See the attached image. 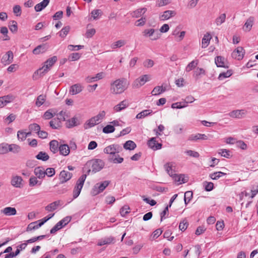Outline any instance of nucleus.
Listing matches in <instances>:
<instances>
[{
  "label": "nucleus",
  "mask_w": 258,
  "mask_h": 258,
  "mask_svg": "<svg viewBox=\"0 0 258 258\" xmlns=\"http://www.w3.org/2000/svg\"><path fill=\"white\" fill-rule=\"evenodd\" d=\"M129 82L124 78H121L114 81L110 84V92L114 95L124 92L128 88Z\"/></svg>",
  "instance_id": "nucleus-1"
},
{
  "label": "nucleus",
  "mask_w": 258,
  "mask_h": 258,
  "mask_svg": "<svg viewBox=\"0 0 258 258\" xmlns=\"http://www.w3.org/2000/svg\"><path fill=\"white\" fill-rule=\"evenodd\" d=\"M57 57L53 56V57L48 58L44 63L43 67L37 70L33 75V80L38 79V76L40 77L43 76L46 73L50 68L57 61Z\"/></svg>",
  "instance_id": "nucleus-2"
},
{
  "label": "nucleus",
  "mask_w": 258,
  "mask_h": 258,
  "mask_svg": "<svg viewBox=\"0 0 258 258\" xmlns=\"http://www.w3.org/2000/svg\"><path fill=\"white\" fill-rule=\"evenodd\" d=\"M104 163L100 159H95L88 161L86 164V166L92 168V171L96 173L101 170L104 167Z\"/></svg>",
  "instance_id": "nucleus-3"
},
{
  "label": "nucleus",
  "mask_w": 258,
  "mask_h": 258,
  "mask_svg": "<svg viewBox=\"0 0 258 258\" xmlns=\"http://www.w3.org/2000/svg\"><path fill=\"white\" fill-rule=\"evenodd\" d=\"M110 181L105 180L101 182L96 183L91 190V194L93 196H96L102 192L109 184Z\"/></svg>",
  "instance_id": "nucleus-4"
},
{
  "label": "nucleus",
  "mask_w": 258,
  "mask_h": 258,
  "mask_svg": "<svg viewBox=\"0 0 258 258\" xmlns=\"http://www.w3.org/2000/svg\"><path fill=\"white\" fill-rule=\"evenodd\" d=\"M87 175L83 174L77 180L76 185L73 190V198H77L80 195L81 189L83 186L84 183L86 178Z\"/></svg>",
  "instance_id": "nucleus-5"
},
{
  "label": "nucleus",
  "mask_w": 258,
  "mask_h": 258,
  "mask_svg": "<svg viewBox=\"0 0 258 258\" xmlns=\"http://www.w3.org/2000/svg\"><path fill=\"white\" fill-rule=\"evenodd\" d=\"M151 77L149 75H144L136 79L133 82L132 86L133 88H139L143 86L146 82L149 81Z\"/></svg>",
  "instance_id": "nucleus-6"
},
{
  "label": "nucleus",
  "mask_w": 258,
  "mask_h": 258,
  "mask_svg": "<svg viewBox=\"0 0 258 258\" xmlns=\"http://www.w3.org/2000/svg\"><path fill=\"white\" fill-rule=\"evenodd\" d=\"M122 150V147L120 145L118 144H112L105 148L104 152L106 154H109V155H113L115 154L120 152Z\"/></svg>",
  "instance_id": "nucleus-7"
},
{
  "label": "nucleus",
  "mask_w": 258,
  "mask_h": 258,
  "mask_svg": "<svg viewBox=\"0 0 258 258\" xmlns=\"http://www.w3.org/2000/svg\"><path fill=\"white\" fill-rule=\"evenodd\" d=\"M144 36L150 37L152 40H156L160 37V34L157 30L154 29H145L143 32Z\"/></svg>",
  "instance_id": "nucleus-8"
},
{
  "label": "nucleus",
  "mask_w": 258,
  "mask_h": 258,
  "mask_svg": "<svg viewBox=\"0 0 258 258\" xmlns=\"http://www.w3.org/2000/svg\"><path fill=\"white\" fill-rule=\"evenodd\" d=\"M247 114V111L245 109H237L232 111L228 115L229 116L235 118H242Z\"/></svg>",
  "instance_id": "nucleus-9"
},
{
  "label": "nucleus",
  "mask_w": 258,
  "mask_h": 258,
  "mask_svg": "<svg viewBox=\"0 0 258 258\" xmlns=\"http://www.w3.org/2000/svg\"><path fill=\"white\" fill-rule=\"evenodd\" d=\"M14 54L13 52L9 50L4 54L1 59V62L4 65H9L13 61Z\"/></svg>",
  "instance_id": "nucleus-10"
},
{
  "label": "nucleus",
  "mask_w": 258,
  "mask_h": 258,
  "mask_svg": "<svg viewBox=\"0 0 258 258\" xmlns=\"http://www.w3.org/2000/svg\"><path fill=\"white\" fill-rule=\"evenodd\" d=\"M244 53L245 51L243 48L239 46L232 52L231 56L233 58L239 60L243 58Z\"/></svg>",
  "instance_id": "nucleus-11"
},
{
  "label": "nucleus",
  "mask_w": 258,
  "mask_h": 258,
  "mask_svg": "<svg viewBox=\"0 0 258 258\" xmlns=\"http://www.w3.org/2000/svg\"><path fill=\"white\" fill-rule=\"evenodd\" d=\"M72 177V173L71 172L62 170L60 172L59 175V179L60 180V183H63L69 180Z\"/></svg>",
  "instance_id": "nucleus-12"
},
{
  "label": "nucleus",
  "mask_w": 258,
  "mask_h": 258,
  "mask_svg": "<svg viewBox=\"0 0 258 258\" xmlns=\"http://www.w3.org/2000/svg\"><path fill=\"white\" fill-rule=\"evenodd\" d=\"M165 168L167 172L170 176L175 178V180H176L177 174L175 170V166H173L172 164L168 163L165 165Z\"/></svg>",
  "instance_id": "nucleus-13"
},
{
  "label": "nucleus",
  "mask_w": 258,
  "mask_h": 258,
  "mask_svg": "<svg viewBox=\"0 0 258 258\" xmlns=\"http://www.w3.org/2000/svg\"><path fill=\"white\" fill-rule=\"evenodd\" d=\"M215 62L217 67L228 68V66L225 62V59L221 56H218L215 58Z\"/></svg>",
  "instance_id": "nucleus-14"
},
{
  "label": "nucleus",
  "mask_w": 258,
  "mask_h": 258,
  "mask_svg": "<svg viewBox=\"0 0 258 258\" xmlns=\"http://www.w3.org/2000/svg\"><path fill=\"white\" fill-rule=\"evenodd\" d=\"M195 100L194 97L191 95L188 96L182 101L178 102V109L184 108L187 106L188 103L193 102Z\"/></svg>",
  "instance_id": "nucleus-15"
},
{
  "label": "nucleus",
  "mask_w": 258,
  "mask_h": 258,
  "mask_svg": "<svg viewBox=\"0 0 258 258\" xmlns=\"http://www.w3.org/2000/svg\"><path fill=\"white\" fill-rule=\"evenodd\" d=\"M129 105L128 101L126 100L121 101L119 104L115 105L113 107V110L115 112H119L126 107Z\"/></svg>",
  "instance_id": "nucleus-16"
},
{
  "label": "nucleus",
  "mask_w": 258,
  "mask_h": 258,
  "mask_svg": "<svg viewBox=\"0 0 258 258\" xmlns=\"http://www.w3.org/2000/svg\"><path fill=\"white\" fill-rule=\"evenodd\" d=\"M1 213L6 216H10L16 215L17 211L15 208L13 207H6L1 210Z\"/></svg>",
  "instance_id": "nucleus-17"
},
{
  "label": "nucleus",
  "mask_w": 258,
  "mask_h": 258,
  "mask_svg": "<svg viewBox=\"0 0 258 258\" xmlns=\"http://www.w3.org/2000/svg\"><path fill=\"white\" fill-rule=\"evenodd\" d=\"M254 21V18L253 17H249L246 21L244 26L243 30L246 32H249L253 26V22Z\"/></svg>",
  "instance_id": "nucleus-18"
},
{
  "label": "nucleus",
  "mask_w": 258,
  "mask_h": 258,
  "mask_svg": "<svg viewBox=\"0 0 258 258\" xmlns=\"http://www.w3.org/2000/svg\"><path fill=\"white\" fill-rule=\"evenodd\" d=\"M149 147L153 150H158L161 148L162 145L160 143H157L155 138H152L148 143Z\"/></svg>",
  "instance_id": "nucleus-19"
},
{
  "label": "nucleus",
  "mask_w": 258,
  "mask_h": 258,
  "mask_svg": "<svg viewBox=\"0 0 258 258\" xmlns=\"http://www.w3.org/2000/svg\"><path fill=\"white\" fill-rule=\"evenodd\" d=\"M176 14V12L174 11H166L160 16V19L161 21L168 20L170 18L175 16Z\"/></svg>",
  "instance_id": "nucleus-20"
},
{
  "label": "nucleus",
  "mask_w": 258,
  "mask_h": 258,
  "mask_svg": "<svg viewBox=\"0 0 258 258\" xmlns=\"http://www.w3.org/2000/svg\"><path fill=\"white\" fill-rule=\"evenodd\" d=\"M188 139L191 141H197L198 140H208V137L205 134H197L191 135Z\"/></svg>",
  "instance_id": "nucleus-21"
},
{
  "label": "nucleus",
  "mask_w": 258,
  "mask_h": 258,
  "mask_svg": "<svg viewBox=\"0 0 258 258\" xmlns=\"http://www.w3.org/2000/svg\"><path fill=\"white\" fill-rule=\"evenodd\" d=\"M109 161L113 162V163H121L123 161V158L120 157L119 155L117 154H115L113 155H109L108 157Z\"/></svg>",
  "instance_id": "nucleus-22"
},
{
  "label": "nucleus",
  "mask_w": 258,
  "mask_h": 258,
  "mask_svg": "<svg viewBox=\"0 0 258 258\" xmlns=\"http://www.w3.org/2000/svg\"><path fill=\"white\" fill-rule=\"evenodd\" d=\"M82 90V87L79 84H76L74 85H72L70 90V93L72 95H76L80 92H81Z\"/></svg>",
  "instance_id": "nucleus-23"
},
{
  "label": "nucleus",
  "mask_w": 258,
  "mask_h": 258,
  "mask_svg": "<svg viewBox=\"0 0 258 258\" xmlns=\"http://www.w3.org/2000/svg\"><path fill=\"white\" fill-rule=\"evenodd\" d=\"M35 175L37 178L42 179L45 177L44 169L41 166L36 167L34 171Z\"/></svg>",
  "instance_id": "nucleus-24"
},
{
  "label": "nucleus",
  "mask_w": 258,
  "mask_h": 258,
  "mask_svg": "<svg viewBox=\"0 0 258 258\" xmlns=\"http://www.w3.org/2000/svg\"><path fill=\"white\" fill-rule=\"evenodd\" d=\"M13 97L11 96H4L0 97V108L6 106L8 103L12 101Z\"/></svg>",
  "instance_id": "nucleus-25"
},
{
  "label": "nucleus",
  "mask_w": 258,
  "mask_h": 258,
  "mask_svg": "<svg viewBox=\"0 0 258 258\" xmlns=\"http://www.w3.org/2000/svg\"><path fill=\"white\" fill-rule=\"evenodd\" d=\"M59 151L60 154L63 156H67L70 152V147L67 144L61 145L59 146Z\"/></svg>",
  "instance_id": "nucleus-26"
},
{
  "label": "nucleus",
  "mask_w": 258,
  "mask_h": 258,
  "mask_svg": "<svg viewBox=\"0 0 258 258\" xmlns=\"http://www.w3.org/2000/svg\"><path fill=\"white\" fill-rule=\"evenodd\" d=\"M50 0H43L42 2L37 4L35 7L36 12H40L44 9L49 4Z\"/></svg>",
  "instance_id": "nucleus-27"
},
{
  "label": "nucleus",
  "mask_w": 258,
  "mask_h": 258,
  "mask_svg": "<svg viewBox=\"0 0 258 258\" xmlns=\"http://www.w3.org/2000/svg\"><path fill=\"white\" fill-rule=\"evenodd\" d=\"M42 225V223H40L39 220L32 222L28 225L26 230L27 231H29L32 230L37 229L40 227Z\"/></svg>",
  "instance_id": "nucleus-28"
},
{
  "label": "nucleus",
  "mask_w": 258,
  "mask_h": 258,
  "mask_svg": "<svg viewBox=\"0 0 258 258\" xmlns=\"http://www.w3.org/2000/svg\"><path fill=\"white\" fill-rule=\"evenodd\" d=\"M60 204V201H56L52 202L45 207V209L46 211L50 212L53 211L57 209Z\"/></svg>",
  "instance_id": "nucleus-29"
},
{
  "label": "nucleus",
  "mask_w": 258,
  "mask_h": 258,
  "mask_svg": "<svg viewBox=\"0 0 258 258\" xmlns=\"http://www.w3.org/2000/svg\"><path fill=\"white\" fill-rule=\"evenodd\" d=\"M166 91V87L163 86H157L152 90L151 93L152 95H158Z\"/></svg>",
  "instance_id": "nucleus-30"
},
{
  "label": "nucleus",
  "mask_w": 258,
  "mask_h": 258,
  "mask_svg": "<svg viewBox=\"0 0 258 258\" xmlns=\"http://www.w3.org/2000/svg\"><path fill=\"white\" fill-rule=\"evenodd\" d=\"M22 181V178L21 176H16L13 177L11 181V183L15 187H20Z\"/></svg>",
  "instance_id": "nucleus-31"
},
{
  "label": "nucleus",
  "mask_w": 258,
  "mask_h": 258,
  "mask_svg": "<svg viewBox=\"0 0 258 258\" xmlns=\"http://www.w3.org/2000/svg\"><path fill=\"white\" fill-rule=\"evenodd\" d=\"M47 49V47L45 44L40 45L33 49V53L35 54H38L44 52Z\"/></svg>",
  "instance_id": "nucleus-32"
},
{
  "label": "nucleus",
  "mask_w": 258,
  "mask_h": 258,
  "mask_svg": "<svg viewBox=\"0 0 258 258\" xmlns=\"http://www.w3.org/2000/svg\"><path fill=\"white\" fill-rule=\"evenodd\" d=\"M79 124H80L79 120L76 117H73L71 119L68 120L67 122V126L68 128H71Z\"/></svg>",
  "instance_id": "nucleus-33"
},
{
  "label": "nucleus",
  "mask_w": 258,
  "mask_h": 258,
  "mask_svg": "<svg viewBox=\"0 0 258 258\" xmlns=\"http://www.w3.org/2000/svg\"><path fill=\"white\" fill-rule=\"evenodd\" d=\"M211 39V36L209 33H207L204 35L202 42V48H206L208 46Z\"/></svg>",
  "instance_id": "nucleus-34"
},
{
  "label": "nucleus",
  "mask_w": 258,
  "mask_h": 258,
  "mask_svg": "<svg viewBox=\"0 0 258 258\" xmlns=\"http://www.w3.org/2000/svg\"><path fill=\"white\" fill-rule=\"evenodd\" d=\"M50 150L53 153H56L59 150L58 142L56 140H52L49 143Z\"/></svg>",
  "instance_id": "nucleus-35"
},
{
  "label": "nucleus",
  "mask_w": 258,
  "mask_h": 258,
  "mask_svg": "<svg viewBox=\"0 0 258 258\" xmlns=\"http://www.w3.org/2000/svg\"><path fill=\"white\" fill-rule=\"evenodd\" d=\"M126 42L125 40L120 39L116 42H113L111 45V47L112 49H116L120 48L126 44Z\"/></svg>",
  "instance_id": "nucleus-36"
},
{
  "label": "nucleus",
  "mask_w": 258,
  "mask_h": 258,
  "mask_svg": "<svg viewBox=\"0 0 258 258\" xmlns=\"http://www.w3.org/2000/svg\"><path fill=\"white\" fill-rule=\"evenodd\" d=\"M114 238L110 236L101 239L98 243V245L102 246L105 244H109L113 242Z\"/></svg>",
  "instance_id": "nucleus-37"
},
{
  "label": "nucleus",
  "mask_w": 258,
  "mask_h": 258,
  "mask_svg": "<svg viewBox=\"0 0 258 258\" xmlns=\"http://www.w3.org/2000/svg\"><path fill=\"white\" fill-rule=\"evenodd\" d=\"M49 125L53 129H58L61 126V123L59 120L54 118L49 122Z\"/></svg>",
  "instance_id": "nucleus-38"
},
{
  "label": "nucleus",
  "mask_w": 258,
  "mask_h": 258,
  "mask_svg": "<svg viewBox=\"0 0 258 258\" xmlns=\"http://www.w3.org/2000/svg\"><path fill=\"white\" fill-rule=\"evenodd\" d=\"M226 15L225 13L219 15L215 20V23L218 26L224 23L225 21Z\"/></svg>",
  "instance_id": "nucleus-39"
},
{
  "label": "nucleus",
  "mask_w": 258,
  "mask_h": 258,
  "mask_svg": "<svg viewBox=\"0 0 258 258\" xmlns=\"http://www.w3.org/2000/svg\"><path fill=\"white\" fill-rule=\"evenodd\" d=\"M136 147V144L133 141L128 140L123 145V148L126 150H133Z\"/></svg>",
  "instance_id": "nucleus-40"
},
{
  "label": "nucleus",
  "mask_w": 258,
  "mask_h": 258,
  "mask_svg": "<svg viewBox=\"0 0 258 258\" xmlns=\"http://www.w3.org/2000/svg\"><path fill=\"white\" fill-rule=\"evenodd\" d=\"M153 112V111L152 110L148 109V110H144L138 113L136 115V118L137 119H142L144 118L145 117L152 114Z\"/></svg>",
  "instance_id": "nucleus-41"
},
{
  "label": "nucleus",
  "mask_w": 258,
  "mask_h": 258,
  "mask_svg": "<svg viewBox=\"0 0 258 258\" xmlns=\"http://www.w3.org/2000/svg\"><path fill=\"white\" fill-rule=\"evenodd\" d=\"M36 158L38 160L46 161L49 159V156L46 153L41 151L36 156Z\"/></svg>",
  "instance_id": "nucleus-42"
},
{
  "label": "nucleus",
  "mask_w": 258,
  "mask_h": 258,
  "mask_svg": "<svg viewBox=\"0 0 258 258\" xmlns=\"http://www.w3.org/2000/svg\"><path fill=\"white\" fill-rule=\"evenodd\" d=\"M147 9L146 8H143L142 9H139L135 11H134L133 14L132 16L133 17L135 18H139L141 17L142 15H143L146 12Z\"/></svg>",
  "instance_id": "nucleus-43"
},
{
  "label": "nucleus",
  "mask_w": 258,
  "mask_h": 258,
  "mask_svg": "<svg viewBox=\"0 0 258 258\" xmlns=\"http://www.w3.org/2000/svg\"><path fill=\"white\" fill-rule=\"evenodd\" d=\"M46 97L45 95L41 94L39 95L36 99L35 102L36 105L38 107L42 105L46 100Z\"/></svg>",
  "instance_id": "nucleus-44"
},
{
  "label": "nucleus",
  "mask_w": 258,
  "mask_h": 258,
  "mask_svg": "<svg viewBox=\"0 0 258 258\" xmlns=\"http://www.w3.org/2000/svg\"><path fill=\"white\" fill-rule=\"evenodd\" d=\"M21 147L16 144L9 145V152H12L14 153H18L21 151Z\"/></svg>",
  "instance_id": "nucleus-45"
},
{
  "label": "nucleus",
  "mask_w": 258,
  "mask_h": 258,
  "mask_svg": "<svg viewBox=\"0 0 258 258\" xmlns=\"http://www.w3.org/2000/svg\"><path fill=\"white\" fill-rule=\"evenodd\" d=\"M9 27L10 31L13 33H16L18 31V25L16 21H11Z\"/></svg>",
  "instance_id": "nucleus-46"
},
{
  "label": "nucleus",
  "mask_w": 258,
  "mask_h": 258,
  "mask_svg": "<svg viewBox=\"0 0 258 258\" xmlns=\"http://www.w3.org/2000/svg\"><path fill=\"white\" fill-rule=\"evenodd\" d=\"M0 32L4 35L3 40L4 41L9 40L10 38L8 35V29L6 27H2L0 28Z\"/></svg>",
  "instance_id": "nucleus-47"
},
{
  "label": "nucleus",
  "mask_w": 258,
  "mask_h": 258,
  "mask_svg": "<svg viewBox=\"0 0 258 258\" xmlns=\"http://www.w3.org/2000/svg\"><path fill=\"white\" fill-rule=\"evenodd\" d=\"M56 114L53 109L47 110L43 115V117L45 119H49L52 118Z\"/></svg>",
  "instance_id": "nucleus-48"
},
{
  "label": "nucleus",
  "mask_w": 258,
  "mask_h": 258,
  "mask_svg": "<svg viewBox=\"0 0 258 258\" xmlns=\"http://www.w3.org/2000/svg\"><path fill=\"white\" fill-rule=\"evenodd\" d=\"M192 197V192L191 191H187L184 194V204L186 205L191 200Z\"/></svg>",
  "instance_id": "nucleus-49"
},
{
  "label": "nucleus",
  "mask_w": 258,
  "mask_h": 258,
  "mask_svg": "<svg viewBox=\"0 0 258 258\" xmlns=\"http://www.w3.org/2000/svg\"><path fill=\"white\" fill-rule=\"evenodd\" d=\"M9 152V145L5 143L0 144V154H4Z\"/></svg>",
  "instance_id": "nucleus-50"
},
{
  "label": "nucleus",
  "mask_w": 258,
  "mask_h": 258,
  "mask_svg": "<svg viewBox=\"0 0 258 258\" xmlns=\"http://www.w3.org/2000/svg\"><path fill=\"white\" fill-rule=\"evenodd\" d=\"M188 226V223L186 219L181 221L178 225V229L182 231H184Z\"/></svg>",
  "instance_id": "nucleus-51"
},
{
  "label": "nucleus",
  "mask_w": 258,
  "mask_h": 258,
  "mask_svg": "<svg viewBox=\"0 0 258 258\" xmlns=\"http://www.w3.org/2000/svg\"><path fill=\"white\" fill-rule=\"evenodd\" d=\"M188 180V176L183 174H178V184L185 183L187 182Z\"/></svg>",
  "instance_id": "nucleus-52"
},
{
  "label": "nucleus",
  "mask_w": 258,
  "mask_h": 258,
  "mask_svg": "<svg viewBox=\"0 0 258 258\" xmlns=\"http://www.w3.org/2000/svg\"><path fill=\"white\" fill-rule=\"evenodd\" d=\"M232 71L231 70H228L226 72L220 73V75H219L218 79L220 80H222L223 79L230 77L232 75Z\"/></svg>",
  "instance_id": "nucleus-53"
},
{
  "label": "nucleus",
  "mask_w": 258,
  "mask_h": 258,
  "mask_svg": "<svg viewBox=\"0 0 258 258\" xmlns=\"http://www.w3.org/2000/svg\"><path fill=\"white\" fill-rule=\"evenodd\" d=\"M184 153L190 157H192L194 158H199L200 156V154L198 152L193 150H186L184 151Z\"/></svg>",
  "instance_id": "nucleus-54"
},
{
  "label": "nucleus",
  "mask_w": 258,
  "mask_h": 258,
  "mask_svg": "<svg viewBox=\"0 0 258 258\" xmlns=\"http://www.w3.org/2000/svg\"><path fill=\"white\" fill-rule=\"evenodd\" d=\"M70 30V27L69 26H66L63 27L61 31L59 32V36L64 38L66 36V35L68 34Z\"/></svg>",
  "instance_id": "nucleus-55"
},
{
  "label": "nucleus",
  "mask_w": 258,
  "mask_h": 258,
  "mask_svg": "<svg viewBox=\"0 0 258 258\" xmlns=\"http://www.w3.org/2000/svg\"><path fill=\"white\" fill-rule=\"evenodd\" d=\"M29 130L31 132H35L37 134L40 130V126L37 123L30 124L29 125Z\"/></svg>",
  "instance_id": "nucleus-56"
},
{
  "label": "nucleus",
  "mask_w": 258,
  "mask_h": 258,
  "mask_svg": "<svg viewBox=\"0 0 258 258\" xmlns=\"http://www.w3.org/2000/svg\"><path fill=\"white\" fill-rule=\"evenodd\" d=\"M219 154L222 156L227 158H230L231 157L230 151L227 149H223L219 150Z\"/></svg>",
  "instance_id": "nucleus-57"
},
{
  "label": "nucleus",
  "mask_w": 258,
  "mask_h": 258,
  "mask_svg": "<svg viewBox=\"0 0 258 258\" xmlns=\"http://www.w3.org/2000/svg\"><path fill=\"white\" fill-rule=\"evenodd\" d=\"M114 130L115 128L113 125L108 124L103 128V132L105 134L112 133L114 131Z\"/></svg>",
  "instance_id": "nucleus-58"
},
{
  "label": "nucleus",
  "mask_w": 258,
  "mask_h": 258,
  "mask_svg": "<svg viewBox=\"0 0 258 258\" xmlns=\"http://www.w3.org/2000/svg\"><path fill=\"white\" fill-rule=\"evenodd\" d=\"M17 138L20 141H24L27 138L26 133L23 131H19L17 133Z\"/></svg>",
  "instance_id": "nucleus-59"
},
{
  "label": "nucleus",
  "mask_w": 258,
  "mask_h": 258,
  "mask_svg": "<svg viewBox=\"0 0 258 258\" xmlns=\"http://www.w3.org/2000/svg\"><path fill=\"white\" fill-rule=\"evenodd\" d=\"M130 208L128 206L124 205L121 208L120 213L122 216L124 217L127 214L130 213Z\"/></svg>",
  "instance_id": "nucleus-60"
},
{
  "label": "nucleus",
  "mask_w": 258,
  "mask_h": 258,
  "mask_svg": "<svg viewBox=\"0 0 258 258\" xmlns=\"http://www.w3.org/2000/svg\"><path fill=\"white\" fill-rule=\"evenodd\" d=\"M81 57V54L78 52H74L71 54L69 56V59L71 61L78 60Z\"/></svg>",
  "instance_id": "nucleus-61"
},
{
  "label": "nucleus",
  "mask_w": 258,
  "mask_h": 258,
  "mask_svg": "<svg viewBox=\"0 0 258 258\" xmlns=\"http://www.w3.org/2000/svg\"><path fill=\"white\" fill-rule=\"evenodd\" d=\"M198 63V60H192L186 67V71L187 72H189L191 71L194 68H195L197 66Z\"/></svg>",
  "instance_id": "nucleus-62"
},
{
  "label": "nucleus",
  "mask_w": 258,
  "mask_h": 258,
  "mask_svg": "<svg viewBox=\"0 0 258 258\" xmlns=\"http://www.w3.org/2000/svg\"><path fill=\"white\" fill-rule=\"evenodd\" d=\"M102 14V11L101 10L97 9L94 10L92 11L91 15L94 20H97L99 18V16Z\"/></svg>",
  "instance_id": "nucleus-63"
},
{
  "label": "nucleus",
  "mask_w": 258,
  "mask_h": 258,
  "mask_svg": "<svg viewBox=\"0 0 258 258\" xmlns=\"http://www.w3.org/2000/svg\"><path fill=\"white\" fill-rule=\"evenodd\" d=\"M45 176L47 175L48 177H52L55 174V171L53 168H47L45 170H44Z\"/></svg>",
  "instance_id": "nucleus-64"
}]
</instances>
